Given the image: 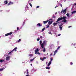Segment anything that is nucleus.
I'll return each mask as SVG.
<instances>
[{"instance_id": "1", "label": "nucleus", "mask_w": 76, "mask_h": 76, "mask_svg": "<svg viewBox=\"0 0 76 76\" xmlns=\"http://www.w3.org/2000/svg\"><path fill=\"white\" fill-rule=\"evenodd\" d=\"M66 9H65L64 10H62V11L61 12V13H62L63 12L64 15H65L66 13Z\"/></svg>"}, {"instance_id": "2", "label": "nucleus", "mask_w": 76, "mask_h": 76, "mask_svg": "<svg viewBox=\"0 0 76 76\" xmlns=\"http://www.w3.org/2000/svg\"><path fill=\"white\" fill-rule=\"evenodd\" d=\"M12 33H13V32H10L8 33L5 34V37H6L7 36H9V35H12Z\"/></svg>"}, {"instance_id": "3", "label": "nucleus", "mask_w": 76, "mask_h": 76, "mask_svg": "<svg viewBox=\"0 0 76 76\" xmlns=\"http://www.w3.org/2000/svg\"><path fill=\"white\" fill-rule=\"evenodd\" d=\"M63 19H63L64 20V22L66 23V22H67V20H66V18H67V17L66 16H64L63 17Z\"/></svg>"}, {"instance_id": "4", "label": "nucleus", "mask_w": 76, "mask_h": 76, "mask_svg": "<svg viewBox=\"0 0 76 76\" xmlns=\"http://www.w3.org/2000/svg\"><path fill=\"white\" fill-rule=\"evenodd\" d=\"M45 41H43V43L41 45V47H42V48H43L44 47V44H45Z\"/></svg>"}, {"instance_id": "5", "label": "nucleus", "mask_w": 76, "mask_h": 76, "mask_svg": "<svg viewBox=\"0 0 76 76\" xmlns=\"http://www.w3.org/2000/svg\"><path fill=\"white\" fill-rule=\"evenodd\" d=\"M62 19H63V17H61V18H59L56 21V22H58V21L61 20H62Z\"/></svg>"}, {"instance_id": "6", "label": "nucleus", "mask_w": 76, "mask_h": 76, "mask_svg": "<svg viewBox=\"0 0 76 76\" xmlns=\"http://www.w3.org/2000/svg\"><path fill=\"white\" fill-rule=\"evenodd\" d=\"M10 57L9 56H8L6 57V60L9 61L10 60Z\"/></svg>"}, {"instance_id": "7", "label": "nucleus", "mask_w": 76, "mask_h": 76, "mask_svg": "<svg viewBox=\"0 0 76 76\" xmlns=\"http://www.w3.org/2000/svg\"><path fill=\"white\" fill-rule=\"evenodd\" d=\"M42 25V24L41 23H39L37 25V26H41Z\"/></svg>"}, {"instance_id": "8", "label": "nucleus", "mask_w": 76, "mask_h": 76, "mask_svg": "<svg viewBox=\"0 0 76 76\" xmlns=\"http://www.w3.org/2000/svg\"><path fill=\"white\" fill-rule=\"evenodd\" d=\"M38 51H39V50L38 49V48L36 49V50H35V54H37V52H38Z\"/></svg>"}, {"instance_id": "9", "label": "nucleus", "mask_w": 76, "mask_h": 76, "mask_svg": "<svg viewBox=\"0 0 76 76\" xmlns=\"http://www.w3.org/2000/svg\"><path fill=\"white\" fill-rule=\"evenodd\" d=\"M48 24L49 25H50L51 24H52V23H53V21H48Z\"/></svg>"}, {"instance_id": "10", "label": "nucleus", "mask_w": 76, "mask_h": 76, "mask_svg": "<svg viewBox=\"0 0 76 76\" xmlns=\"http://www.w3.org/2000/svg\"><path fill=\"white\" fill-rule=\"evenodd\" d=\"M13 4V2H12L11 1H10L7 4L8 6H9V5H10V4Z\"/></svg>"}, {"instance_id": "11", "label": "nucleus", "mask_w": 76, "mask_h": 76, "mask_svg": "<svg viewBox=\"0 0 76 76\" xmlns=\"http://www.w3.org/2000/svg\"><path fill=\"white\" fill-rule=\"evenodd\" d=\"M18 49V48L17 47H15L14 49H13L12 51H16Z\"/></svg>"}, {"instance_id": "12", "label": "nucleus", "mask_w": 76, "mask_h": 76, "mask_svg": "<svg viewBox=\"0 0 76 76\" xmlns=\"http://www.w3.org/2000/svg\"><path fill=\"white\" fill-rule=\"evenodd\" d=\"M48 21H49L48 20H46V21H43V23L44 24H45V23H47L48 22Z\"/></svg>"}, {"instance_id": "13", "label": "nucleus", "mask_w": 76, "mask_h": 76, "mask_svg": "<svg viewBox=\"0 0 76 76\" xmlns=\"http://www.w3.org/2000/svg\"><path fill=\"white\" fill-rule=\"evenodd\" d=\"M40 60H42V61H44V60H45V59H46V57H43L42 59L40 58Z\"/></svg>"}, {"instance_id": "14", "label": "nucleus", "mask_w": 76, "mask_h": 76, "mask_svg": "<svg viewBox=\"0 0 76 76\" xmlns=\"http://www.w3.org/2000/svg\"><path fill=\"white\" fill-rule=\"evenodd\" d=\"M57 50H56L54 52V55H53V56H55V55H56V53H57Z\"/></svg>"}, {"instance_id": "15", "label": "nucleus", "mask_w": 76, "mask_h": 76, "mask_svg": "<svg viewBox=\"0 0 76 76\" xmlns=\"http://www.w3.org/2000/svg\"><path fill=\"white\" fill-rule=\"evenodd\" d=\"M51 64V61H50V62H49L48 63V66H50V64Z\"/></svg>"}, {"instance_id": "16", "label": "nucleus", "mask_w": 76, "mask_h": 76, "mask_svg": "<svg viewBox=\"0 0 76 76\" xmlns=\"http://www.w3.org/2000/svg\"><path fill=\"white\" fill-rule=\"evenodd\" d=\"M57 24H58V23H53V25L55 26H56V25H57Z\"/></svg>"}, {"instance_id": "17", "label": "nucleus", "mask_w": 76, "mask_h": 76, "mask_svg": "<svg viewBox=\"0 0 76 76\" xmlns=\"http://www.w3.org/2000/svg\"><path fill=\"white\" fill-rule=\"evenodd\" d=\"M4 3H5V4H7L8 3V2H7V1H4Z\"/></svg>"}, {"instance_id": "18", "label": "nucleus", "mask_w": 76, "mask_h": 76, "mask_svg": "<svg viewBox=\"0 0 76 76\" xmlns=\"http://www.w3.org/2000/svg\"><path fill=\"white\" fill-rule=\"evenodd\" d=\"M3 61H4V60L3 59H0V62L1 63H2V62H3Z\"/></svg>"}, {"instance_id": "19", "label": "nucleus", "mask_w": 76, "mask_h": 76, "mask_svg": "<svg viewBox=\"0 0 76 76\" xmlns=\"http://www.w3.org/2000/svg\"><path fill=\"white\" fill-rule=\"evenodd\" d=\"M66 15L67 16L68 18L70 17V15H69V13H67L66 14Z\"/></svg>"}, {"instance_id": "20", "label": "nucleus", "mask_w": 76, "mask_h": 76, "mask_svg": "<svg viewBox=\"0 0 76 76\" xmlns=\"http://www.w3.org/2000/svg\"><path fill=\"white\" fill-rule=\"evenodd\" d=\"M45 28V27H44V28H43L42 29V32H43V31H44V30H45V28Z\"/></svg>"}, {"instance_id": "21", "label": "nucleus", "mask_w": 76, "mask_h": 76, "mask_svg": "<svg viewBox=\"0 0 76 76\" xmlns=\"http://www.w3.org/2000/svg\"><path fill=\"white\" fill-rule=\"evenodd\" d=\"M35 59V58H34L33 59L30 60V61H34V59Z\"/></svg>"}, {"instance_id": "22", "label": "nucleus", "mask_w": 76, "mask_h": 76, "mask_svg": "<svg viewBox=\"0 0 76 76\" xmlns=\"http://www.w3.org/2000/svg\"><path fill=\"white\" fill-rule=\"evenodd\" d=\"M60 47H61V46H59L58 47V48H57V50H59V49H60Z\"/></svg>"}, {"instance_id": "23", "label": "nucleus", "mask_w": 76, "mask_h": 76, "mask_svg": "<svg viewBox=\"0 0 76 76\" xmlns=\"http://www.w3.org/2000/svg\"><path fill=\"white\" fill-rule=\"evenodd\" d=\"M51 45H50V47H54V45L53 44H50Z\"/></svg>"}, {"instance_id": "24", "label": "nucleus", "mask_w": 76, "mask_h": 76, "mask_svg": "<svg viewBox=\"0 0 76 76\" xmlns=\"http://www.w3.org/2000/svg\"><path fill=\"white\" fill-rule=\"evenodd\" d=\"M45 68H46V69H50V67H46Z\"/></svg>"}, {"instance_id": "25", "label": "nucleus", "mask_w": 76, "mask_h": 76, "mask_svg": "<svg viewBox=\"0 0 76 76\" xmlns=\"http://www.w3.org/2000/svg\"><path fill=\"white\" fill-rule=\"evenodd\" d=\"M29 56H30V57H32V56H33V54H29Z\"/></svg>"}, {"instance_id": "26", "label": "nucleus", "mask_w": 76, "mask_h": 76, "mask_svg": "<svg viewBox=\"0 0 76 76\" xmlns=\"http://www.w3.org/2000/svg\"><path fill=\"white\" fill-rule=\"evenodd\" d=\"M43 52H45V48H44V49L43 50Z\"/></svg>"}, {"instance_id": "27", "label": "nucleus", "mask_w": 76, "mask_h": 76, "mask_svg": "<svg viewBox=\"0 0 76 76\" xmlns=\"http://www.w3.org/2000/svg\"><path fill=\"white\" fill-rule=\"evenodd\" d=\"M12 51H13V50H12L11 51L9 52L8 54V55H9V54H11V53H12Z\"/></svg>"}, {"instance_id": "28", "label": "nucleus", "mask_w": 76, "mask_h": 76, "mask_svg": "<svg viewBox=\"0 0 76 76\" xmlns=\"http://www.w3.org/2000/svg\"><path fill=\"white\" fill-rule=\"evenodd\" d=\"M76 13V11H74L72 12V14H73V13Z\"/></svg>"}, {"instance_id": "29", "label": "nucleus", "mask_w": 76, "mask_h": 76, "mask_svg": "<svg viewBox=\"0 0 76 76\" xmlns=\"http://www.w3.org/2000/svg\"><path fill=\"white\" fill-rule=\"evenodd\" d=\"M20 41H21V39H20L18 40V42H20Z\"/></svg>"}, {"instance_id": "30", "label": "nucleus", "mask_w": 76, "mask_h": 76, "mask_svg": "<svg viewBox=\"0 0 76 76\" xmlns=\"http://www.w3.org/2000/svg\"><path fill=\"white\" fill-rule=\"evenodd\" d=\"M59 28L60 29V30H62V27L61 26H59Z\"/></svg>"}, {"instance_id": "31", "label": "nucleus", "mask_w": 76, "mask_h": 76, "mask_svg": "<svg viewBox=\"0 0 76 76\" xmlns=\"http://www.w3.org/2000/svg\"><path fill=\"white\" fill-rule=\"evenodd\" d=\"M29 4L31 7H32V4H31L30 3H29Z\"/></svg>"}, {"instance_id": "32", "label": "nucleus", "mask_w": 76, "mask_h": 76, "mask_svg": "<svg viewBox=\"0 0 76 76\" xmlns=\"http://www.w3.org/2000/svg\"><path fill=\"white\" fill-rule=\"evenodd\" d=\"M39 42H40V45H41V44H42V41L40 40V41Z\"/></svg>"}, {"instance_id": "33", "label": "nucleus", "mask_w": 76, "mask_h": 76, "mask_svg": "<svg viewBox=\"0 0 76 76\" xmlns=\"http://www.w3.org/2000/svg\"><path fill=\"white\" fill-rule=\"evenodd\" d=\"M27 71V74H28L29 73V72H28V69H26Z\"/></svg>"}, {"instance_id": "34", "label": "nucleus", "mask_w": 76, "mask_h": 76, "mask_svg": "<svg viewBox=\"0 0 76 76\" xmlns=\"http://www.w3.org/2000/svg\"><path fill=\"white\" fill-rule=\"evenodd\" d=\"M3 70V69L1 68V69H0V71H2Z\"/></svg>"}, {"instance_id": "35", "label": "nucleus", "mask_w": 76, "mask_h": 76, "mask_svg": "<svg viewBox=\"0 0 76 76\" xmlns=\"http://www.w3.org/2000/svg\"><path fill=\"white\" fill-rule=\"evenodd\" d=\"M49 27H50V26H49V25H48L46 27V28H49Z\"/></svg>"}, {"instance_id": "36", "label": "nucleus", "mask_w": 76, "mask_h": 76, "mask_svg": "<svg viewBox=\"0 0 76 76\" xmlns=\"http://www.w3.org/2000/svg\"><path fill=\"white\" fill-rule=\"evenodd\" d=\"M37 41H39V38L37 39Z\"/></svg>"}, {"instance_id": "37", "label": "nucleus", "mask_w": 76, "mask_h": 76, "mask_svg": "<svg viewBox=\"0 0 76 76\" xmlns=\"http://www.w3.org/2000/svg\"><path fill=\"white\" fill-rule=\"evenodd\" d=\"M63 25V24H61V25H59V26H61Z\"/></svg>"}, {"instance_id": "38", "label": "nucleus", "mask_w": 76, "mask_h": 76, "mask_svg": "<svg viewBox=\"0 0 76 76\" xmlns=\"http://www.w3.org/2000/svg\"><path fill=\"white\" fill-rule=\"evenodd\" d=\"M70 64H71V65H73V62H71L70 63Z\"/></svg>"}, {"instance_id": "39", "label": "nucleus", "mask_w": 76, "mask_h": 76, "mask_svg": "<svg viewBox=\"0 0 76 76\" xmlns=\"http://www.w3.org/2000/svg\"><path fill=\"white\" fill-rule=\"evenodd\" d=\"M50 61H53V58H51Z\"/></svg>"}, {"instance_id": "40", "label": "nucleus", "mask_w": 76, "mask_h": 76, "mask_svg": "<svg viewBox=\"0 0 76 76\" xmlns=\"http://www.w3.org/2000/svg\"><path fill=\"white\" fill-rule=\"evenodd\" d=\"M36 7L37 8H39V6H37Z\"/></svg>"}, {"instance_id": "41", "label": "nucleus", "mask_w": 76, "mask_h": 76, "mask_svg": "<svg viewBox=\"0 0 76 76\" xmlns=\"http://www.w3.org/2000/svg\"><path fill=\"white\" fill-rule=\"evenodd\" d=\"M72 26H69L68 27V28H71Z\"/></svg>"}, {"instance_id": "42", "label": "nucleus", "mask_w": 76, "mask_h": 76, "mask_svg": "<svg viewBox=\"0 0 76 76\" xmlns=\"http://www.w3.org/2000/svg\"><path fill=\"white\" fill-rule=\"evenodd\" d=\"M37 54H38V55L40 54V53H39V52H38L37 53Z\"/></svg>"}, {"instance_id": "43", "label": "nucleus", "mask_w": 76, "mask_h": 76, "mask_svg": "<svg viewBox=\"0 0 76 76\" xmlns=\"http://www.w3.org/2000/svg\"><path fill=\"white\" fill-rule=\"evenodd\" d=\"M52 55H53V53H51L50 54V56H52Z\"/></svg>"}, {"instance_id": "44", "label": "nucleus", "mask_w": 76, "mask_h": 76, "mask_svg": "<svg viewBox=\"0 0 76 76\" xmlns=\"http://www.w3.org/2000/svg\"><path fill=\"white\" fill-rule=\"evenodd\" d=\"M60 35H61V34H58V36H60Z\"/></svg>"}, {"instance_id": "45", "label": "nucleus", "mask_w": 76, "mask_h": 76, "mask_svg": "<svg viewBox=\"0 0 76 76\" xmlns=\"http://www.w3.org/2000/svg\"><path fill=\"white\" fill-rule=\"evenodd\" d=\"M49 34H51V35H52V34H51V32H49Z\"/></svg>"}, {"instance_id": "46", "label": "nucleus", "mask_w": 76, "mask_h": 76, "mask_svg": "<svg viewBox=\"0 0 76 76\" xmlns=\"http://www.w3.org/2000/svg\"><path fill=\"white\" fill-rule=\"evenodd\" d=\"M57 23H58H58H60V22H58H58H56Z\"/></svg>"}, {"instance_id": "47", "label": "nucleus", "mask_w": 76, "mask_h": 76, "mask_svg": "<svg viewBox=\"0 0 76 76\" xmlns=\"http://www.w3.org/2000/svg\"><path fill=\"white\" fill-rule=\"evenodd\" d=\"M17 30H19V27H17Z\"/></svg>"}, {"instance_id": "48", "label": "nucleus", "mask_w": 76, "mask_h": 76, "mask_svg": "<svg viewBox=\"0 0 76 76\" xmlns=\"http://www.w3.org/2000/svg\"><path fill=\"white\" fill-rule=\"evenodd\" d=\"M40 38H42V36H40Z\"/></svg>"}, {"instance_id": "49", "label": "nucleus", "mask_w": 76, "mask_h": 76, "mask_svg": "<svg viewBox=\"0 0 76 76\" xmlns=\"http://www.w3.org/2000/svg\"><path fill=\"white\" fill-rule=\"evenodd\" d=\"M53 18H55V17L54 15H53Z\"/></svg>"}, {"instance_id": "50", "label": "nucleus", "mask_w": 76, "mask_h": 76, "mask_svg": "<svg viewBox=\"0 0 76 76\" xmlns=\"http://www.w3.org/2000/svg\"><path fill=\"white\" fill-rule=\"evenodd\" d=\"M74 5L75 6H76V3H74Z\"/></svg>"}, {"instance_id": "51", "label": "nucleus", "mask_w": 76, "mask_h": 76, "mask_svg": "<svg viewBox=\"0 0 76 76\" xmlns=\"http://www.w3.org/2000/svg\"><path fill=\"white\" fill-rule=\"evenodd\" d=\"M60 6L61 7H62V4H60Z\"/></svg>"}, {"instance_id": "52", "label": "nucleus", "mask_w": 76, "mask_h": 76, "mask_svg": "<svg viewBox=\"0 0 76 76\" xmlns=\"http://www.w3.org/2000/svg\"><path fill=\"white\" fill-rule=\"evenodd\" d=\"M24 24H25V23L24 22H23V25H24Z\"/></svg>"}, {"instance_id": "53", "label": "nucleus", "mask_w": 76, "mask_h": 76, "mask_svg": "<svg viewBox=\"0 0 76 76\" xmlns=\"http://www.w3.org/2000/svg\"><path fill=\"white\" fill-rule=\"evenodd\" d=\"M30 65L31 66H32V64H31Z\"/></svg>"}, {"instance_id": "54", "label": "nucleus", "mask_w": 76, "mask_h": 76, "mask_svg": "<svg viewBox=\"0 0 76 76\" xmlns=\"http://www.w3.org/2000/svg\"><path fill=\"white\" fill-rule=\"evenodd\" d=\"M56 7H58V6L57 5H56Z\"/></svg>"}, {"instance_id": "55", "label": "nucleus", "mask_w": 76, "mask_h": 76, "mask_svg": "<svg viewBox=\"0 0 76 76\" xmlns=\"http://www.w3.org/2000/svg\"><path fill=\"white\" fill-rule=\"evenodd\" d=\"M55 8H57V7H55Z\"/></svg>"}, {"instance_id": "56", "label": "nucleus", "mask_w": 76, "mask_h": 76, "mask_svg": "<svg viewBox=\"0 0 76 76\" xmlns=\"http://www.w3.org/2000/svg\"><path fill=\"white\" fill-rule=\"evenodd\" d=\"M25 73H26V72H24V74H25Z\"/></svg>"}, {"instance_id": "57", "label": "nucleus", "mask_w": 76, "mask_h": 76, "mask_svg": "<svg viewBox=\"0 0 76 76\" xmlns=\"http://www.w3.org/2000/svg\"><path fill=\"white\" fill-rule=\"evenodd\" d=\"M56 14H57V12H56L55 13V15H56Z\"/></svg>"}, {"instance_id": "58", "label": "nucleus", "mask_w": 76, "mask_h": 76, "mask_svg": "<svg viewBox=\"0 0 76 76\" xmlns=\"http://www.w3.org/2000/svg\"><path fill=\"white\" fill-rule=\"evenodd\" d=\"M48 53H47V55H48Z\"/></svg>"}, {"instance_id": "59", "label": "nucleus", "mask_w": 76, "mask_h": 76, "mask_svg": "<svg viewBox=\"0 0 76 76\" xmlns=\"http://www.w3.org/2000/svg\"><path fill=\"white\" fill-rule=\"evenodd\" d=\"M46 64H47V63H46Z\"/></svg>"}, {"instance_id": "60", "label": "nucleus", "mask_w": 76, "mask_h": 76, "mask_svg": "<svg viewBox=\"0 0 76 76\" xmlns=\"http://www.w3.org/2000/svg\"><path fill=\"white\" fill-rule=\"evenodd\" d=\"M46 64H47V63H46Z\"/></svg>"}, {"instance_id": "61", "label": "nucleus", "mask_w": 76, "mask_h": 76, "mask_svg": "<svg viewBox=\"0 0 76 76\" xmlns=\"http://www.w3.org/2000/svg\"><path fill=\"white\" fill-rule=\"evenodd\" d=\"M16 31H18V30H16Z\"/></svg>"}, {"instance_id": "62", "label": "nucleus", "mask_w": 76, "mask_h": 76, "mask_svg": "<svg viewBox=\"0 0 76 76\" xmlns=\"http://www.w3.org/2000/svg\"><path fill=\"white\" fill-rule=\"evenodd\" d=\"M75 48H76V47H75Z\"/></svg>"}, {"instance_id": "63", "label": "nucleus", "mask_w": 76, "mask_h": 76, "mask_svg": "<svg viewBox=\"0 0 76 76\" xmlns=\"http://www.w3.org/2000/svg\"><path fill=\"white\" fill-rule=\"evenodd\" d=\"M50 20H51V19H50Z\"/></svg>"}, {"instance_id": "64", "label": "nucleus", "mask_w": 76, "mask_h": 76, "mask_svg": "<svg viewBox=\"0 0 76 76\" xmlns=\"http://www.w3.org/2000/svg\"><path fill=\"white\" fill-rule=\"evenodd\" d=\"M62 22H63V21H62Z\"/></svg>"}]
</instances>
